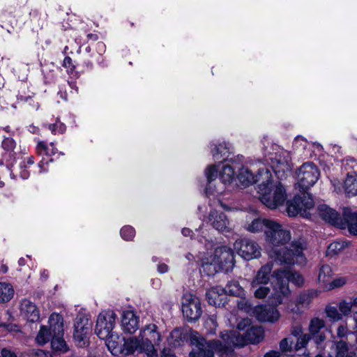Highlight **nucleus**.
Segmentation results:
<instances>
[{
	"mask_svg": "<svg viewBox=\"0 0 357 357\" xmlns=\"http://www.w3.org/2000/svg\"><path fill=\"white\" fill-rule=\"evenodd\" d=\"M220 340H206L198 333H192L190 340L195 348L190 353V357H214V353H218L221 357H228L235 347H241L244 344H257L261 342L264 337V331L260 326H252L240 335L238 332L229 331L221 333Z\"/></svg>",
	"mask_w": 357,
	"mask_h": 357,
	"instance_id": "f257e3e1",
	"label": "nucleus"
},
{
	"mask_svg": "<svg viewBox=\"0 0 357 357\" xmlns=\"http://www.w3.org/2000/svg\"><path fill=\"white\" fill-rule=\"evenodd\" d=\"M270 228L266 231V241L272 245L268 250L269 257L280 264H294L304 259L303 252L307 248V243L303 238L291 242L290 249L284 246L291 239L289 230L273 221L269 223Z\"/></svg>",
	"mask_w": 357,
	"mask_h": 357,
	"instance_id": "f03ea898",
	"label": "nucleus"
},
{
	"mask_svg": "<svg viewBox=\"0 0 357 357\" xmlns=\"http://www.w3.org/2000/svg\"><path fill=\"white\" fill-rule=\"evenodd\" d=\"M258 176L262 177V183L259 185L257 191L261 203L271 209L283 204L287 199L285 190L280 181H273L270 170L261 171Z\"/></svg>",
	"mask_w": 357,
	"mask_h": 357,
	"instance_id": "7ed1b4c3",
	"label": "nucleus"
},
{
	"mask_svg": "<svg viewBox=\"0 0 357 357\" xmlns=\"http://www.w3.org/2000/svg\"><path fill=\"white\" fill-rule=\"evenodd\" d=\"M116 319V313L112 310L102 311L98 316L95 333L100 339L105 341V344L112 354L118 351L119 337L114 334L113 328Z\"/></svg>",
	"mask_w": 357,
	"mask_h": 357,
	"instance_id": "20e7f679",
	"label": "nucleus"
},
{
	"mask_svg": "<svg viewBox=\"0 0 357 357\" xmlns=\"http://www.w3.org/2000/svg\"><path fill=\"white\" fill-rule=\"evenodd\" d=\"M274 275L273 298L275 305L281 304L283 299L289 295V282H291L296 286H301L304 282L303 278L301 274L289 270H278L274 273Z\"/></svg>",
	"mask_w": 357,
	"mask_h": 357,
	"instance_id": "39448f33",
	"label": "nucleus"
},
{
	"mask_svg": "<svg viewBox=\"0 0 357 357\" xmlns=\"http://www.w3.org/2000/svg\"><path fill=\"white\" fill-rule=\"evenodd\" d=\"M48 324H50V329L53 336L51 339V346L56 351L66 352L67 349L66 343L63 336V317L56 313H52L49 317Z\"/></svg>",
	"mask_w": 357,
	"mask_h": 357,
	"instance_id": "423d86ee",
	"label": "nucleus"
},
{
	"mask_svg": "<svg viewBox=\"0 0 357 357\" xmlns=\"http://www.w3.org/2000/svg\"><path fill=\"white\" fill-rule=\"evenodd\" d=\"M319 177V171L312 162H305L299 168L297 173V185L301 192H305L313 186Z\"/></svg>",
	"mask_w": 357,
	"mask_h": 357,
	"instance_id": "0eeeda50",
	"label": "nucleus"
},
{
	"mask_svg": "<svg viewBox=\"0 0 357 357\" xmlns=\"http://www.w3.org/2000/svg\"><path fill=\"white\" fill-rule=\"evenodd\" d=\"M314 207V201L312 195L303 193V196H295L287 204V213L291 217L300 215L304 218H308L310 211Z\"/></svg>",
	"mask_w": 357,
	"mask_h": 357,
	"instance_id": "6e6552de",
	"label": "nucleus"
},
{
	"mask_svg": "<svg viewBox=\"0 0 357 357\" xmlns=\"http://www.w3.org/2000/svg\"><path fill=\"white\" fill-rule=\"evenodd\" d=\"M142 342V349L148 357H158L157 351L153 344L160 341V335L155 324L146 325L141 331L139 336Z\"/></svg>",
	"mask_w": 357,
	"mask_h": 357,
	"instance_id": "1a4fd4ad",
	"label": "nucleus"
},
{
	"mask_svg": "<svg viewBox=\"0 0 357 357\" xmlns=\"http://www.w3.org/2000/svg\"><path fill=\"white\" fill-rule=\"evenodd\" d=\"M182 312L190 322L196 321L202 314V307L199 298L194 294H185L183 297Z\"/></svg>",
	"mask_w": 357,
	"mask_h": 357,
	"instance_id": "9d476101",
	"label": "nucleus"
},
{
	"mask_svg": "<svg viewBox=\"0 0 357 357\" xmlns=\"http://www.w3.org/2000/svg\"><path fill=\"white\" fill-rule=\"evenodd\" d=\"M74 326L73 337L76 344L79 347H86L89 344V334L91 328L89 319L84 316L77 317Z\"/></svg>",
	"mask_w": 357,
	"mask_h": 357,
	"instance_id": "9b49d317",
	"label": "nucleus"
},
{
	"mask_svg": "<svg viewBox=\"0 0 357 357\" xmlns=\"http://www.w3.org/2000/svg\"><path fill=\"white\" fill-rule=\"evenodd\" d=\"M234 246L238 254L245 260L257 258L261 255L260 247L252 240L238 239L235 241Z\"/></svg>",
	"mask_w": 357,
	"mask_h": 357,
	"instance_id": "f8f14e48",
	"label": "nucleus"
},
{
	"mask_svg": "<svg viewBox=\"0 0 357 357\" xmlns=\"http://www.w3.org/2000/svg\"><path fill=\"white\" fill-rule=\"evenodd\" d=\"M213 262L223 271L231 270L234 266V252L227 246L217 248L214 252Z\"/></svg>",
	"mask_w": 357,
	"mask_h": 357,
	"instance_id": "ddd939ff",
	"label": "nucleus"
},
{
	"mask_svg": "<svg viewBox=\"0 0 357 357\" xmlns=\"http://www.w3.org/2000/svg\"><path fill=\"white\" fill-rule=\"evenodd\" d=\"M208 220L211 226L220 232H229L231 230L230 222L222 212L212 210L208 215Z\"/></svg>",
	"mask_w": 357,
	"mask_h": 357,
	"instance_id": "4468645a",
	"label": "nucleus"
},
{
	"mask_svg": "<svg viewBox=\"0 0 357 357\" xmlns=\"http://www.w3.org/2000/svg\"><path fill=\"white\" fill-rule=\"evenodd\" d=\"M326 328L325 321L318 317L311 319L309 325L310 335L317 344L322 343L326 335L324 330Z\"/></svg>",
	"mask_w": 357,
	"mask_h": 357,
	"instance_id": "2eb2a0df",
	"label": "nucleus"
},
{
	"mask_svg": "<svg viewBox=\"0 0 357 357\" xmlns=\"http://www.w3.org/2000/svg\"><path fill=\"white\" fill-rule=\"evenodd\" d=\"M255 312L257 319L262 322H275L279 319L280 316L277 308L272 305L257 307Z\"/></svg>",
	"mask_w": 357,
	"mask_h": 357,
	"instance_id": "dca6fc26",
	"label": "nucleus"
},
{
	"mask_svg": "<svg viewBox=\"0 0 357 357\" xmlns=\"http://www.w3.org/2000/svg\"><path fill=\"white\" fill-rule=\"evenodd\" d=\"M342 225H338L341 229L347 228L349 233L357 235V213L353 211L350 208H344L342 218H341Z\"/></svg>",
	"mask_w": 357,
	"mask_h": 357,
	"instance_id": "f3484780",
	"label": "nucleus"
},
{
	"mask_svg": "<svg viewBox=\"0 0 357 357\" xmlns=\"http://www.w3.org/2000/svg\"><path fill=\"white\" fill-rule=\"evenodd\" d=\"M208 303L215 307L224 306L227 302L225 289L220 286L211 287L206 293Z\"/></svg>",
	"mask_w": 357,
	"mask_h": 357,
	"instance_id": "a211bd4d",
	"label": "nucleus"
},
{
	"mask_svg": "<svg viewBox=\"0 0 357 357\" xmlns=\"http://www.w3.org/2000/svg\"><path fill=\"white\" fill-rule=\"evenodd\" d=\"M20 314L30 322H36L40 318L37 306L28 299H24L20 304Z\"/></svg>",
	"mask_w": 357,
	"mask_h": 357,
	"instance_id": "6ab92c4d",
	"label": "nucleus"
},
{
	"mask_svg": "<svg viewBox=\"0 0 357 357\" xmlns=\"http://www.w3.org/2000/svg\"><path fill=\"white\" fill-rule=\"evenodd\" d=\"M317 210L319 216L326 222L336 227H338V225H342V223L341 222V217L334 209L330 208L327 205L322 204L319 206Z\"/></svg>",
	"mask_w": 357,
	"mask_h": 357,
	"instance_id": "aec40b11",
	"label": "nucleus"
},
{
	"mask_svg": "<svg viewBox=\"0 0 357 357\" xmlns=\"http://www.w3.org/2000/svg\"><path fill=\"white\" fill-rule=\"evenodd\" d=\"M121 325L125 332L133 333L139 328V318L133 311H125L122 315Z\"/></svg>",
	"mask_w": 357,
	"mask_h": 357,
	"instance_id": "412c9836",
	"label": "nucleus"
},
{
	"mask_svg": "<svg viewBox=\"0 0 357 357\" xmlns=\"http://www.w3.org/2000/svg\"><path fill=\"white\" fill-rule=\"evenodd\" d=\"M271 168L278 179L285 178L287 174L291 171V165L288 160L281 159L280 155H276L272 159Z\"/></svg>",
	"mask_w": 357,
	"mask_h": 357,
	"instance_id": "4be33fe9",
	"label": "nucleus"
},
{
	"mask_svg": "<svg viewBox=\"0 0 357 357\" xmlns=\"http://www.w3.org/2000/svg\"><path fill=\"white\" fill-rule=\"evenodd\" d=\"M268 169L267 168H262L259 169L257 175L254 176L252 173L247 168L241 167L239 169V172L237 174V178L239 182L244 186H248L250 184L260 182L262 183V177H259L261 171Z\"/></svg>",
	"mask_w": 357,
	"mask_h": 357,
	"instance_id": "5701e85b",
	"label": "nucleus"
},
{
	"mask_svg": "<svg viewBox=\"0 0 357 357\" xmlns=\"http://www.w3.org/2000/svg\"><path fill=\"white\" fill-rule=\"evenodd\" d=\"M124 343L123 345V348L121 349L118 345V352L119 351H121L125 355H130L133 354L135 351H138L139 352H144V350L142 349V342L140 339L136 337H130L127 339H123Z\"/></svg>",
	"mask_w": 357,
	"mask_h": 357,
	"instance_id": "b1692460",
	"label": "nucleus"
},
{
	"mask_svg": "<svg viewBox=\"0 0 357 357\" xmlns=\"http://www.w3.org/2000/svg\"><path fill=\"white\" fill-rule=\"evenodd\" d=\"M273 268V265L268 263L262 266L257 271L255 278L251 282L252 287H257L259 284H267L270 280V274Z\"/></svg>",
	"mask_w": 357,
	"mask_h": 357,
	"instance_id": "393cba45",
	"label": "nucleus"
},
{
	"mask_svg": "<svg viewBox=\"0 0 357 357\" xmlns=\"http://www.w3.org/2000/svg\"><path fill=\"white\" fill-rule=\"evenodd\" d=\"M17 146L15 140L10 137H3L1 147L3 152L2 153V157L9 158L10 160H14L15 158V149Z\"/></svg>",
	"mask_w": 357,
	"mask_h": 357,
	"instance_id": "a878e982",
	"label": "nucleus"
},
{
	"mask_svg": "<svg viewBox=\"0 0 357 357\" xmlns=\"http://www.w3.org/2000/svg\"><path fill=\"white\" fill-rule=\"evenodd\" d=\"M333 276V270L328 264L322 265L319 271L318 281L319 284L326 288Z\"/></svg>",
	"mask_w": 357,
	"mask_h": 357,
	"instance_id": "bb28decb",
	"label": "nucleus"
},
{
	"mask_svg": "<svg viewBox=\"0 0 357 357\" xmlns=\"http://www.w3.org/2000/svg\"><path fill=\"white\" fill-rule=\"evenodd\" d=\"M346 194L349 196L357 195V175L348 174L344 185Z\"/></svg>",
	"mask_w": 357,
	"mask_h": 357,
	"instance_id": "cd10ccee",
	"label": "nucleus"
},
{
	"mask_svg": "<svg viewBox=\"0 0 357 357\" xmlns=\"http://www.w3.org/2000/svg\"><path fill=\"white\" fill-rule=\"evenodd\" d=\"M272 222V220L267 219H256L254 220L252 223L248 226L247 229L249 231L254 233L260 231H264V233L266 234V231L270 228L269 223Z\"/></svg>",
	"mask_w": 357,
	"mask_h": 357,
	"instance_id": "c85d7f7f",
	"label": "nucleus"
},
{
	"mask_svg": "<svg viewBox=\"0 0 357 357\" xmlns=\"http://www.w3.org/2000/svg\"><path fill=\"white\" fill-rule=\"evenodd\" d=\"M52 336L53 333L50 329V324L49 326H41L36 337V342L40 345H44L52 338Z\"/></svg>",
	"mask_w": 357,
	"mask_h": 357,
	"instance_id": "c756f323",
	"label": "nucleus"
},
{
	"mask_svg": "<svg viewBox=\"0 0 357 357\" xmlns=\"http://www.w3.org/2000/svg\"><path fill=\"white\" fill-rule=\"evenodd\" d=\"M335 357H357L355 352L349 351L347 343L340 340L335 342Z\"/></svg>",
	"mask_w": 357,
	"mask_h": 357,
	"instance_id": "7c9ffc66",
	"label": "nucleus"
},
{
	"mask_svg": "<svg viewBox=\"0 0 357 357\" xmlns=\"http://www.w3.org/2000/svg\"><path fill=\"white\" fill-rule=\"evenodd\" d=\"M14 295V289L10 283L0 282V303L8 302Z\"/></svg>",
	"mask_w": 357,
	"mask_h": 357,
	"instance_id": "2f4dec72",
	"label": "nucleus"
},
{
	"mask_svg": "<svg viewBox=\"0 0 357 357\" xmlns=\"http://www.w3.org/2000/svg\"><path fill=\"white\" fill-rule=\"evenodd\" d=\"M236 166L226 165L222 167L220 174V178L225 184L231 183L235 175Z\"/></svg>",
	"mask_w": 357,
	"mask_h": 357,
	"instance_id": "473e14b6",
	"label": "nucleus"
},
{
	"mask_svg": "<svg viewBox=\"0 0 357 357\" xmlns=\"http://www.w3.org/2000/svg\"><path fill=\"white\" fill-rule=\"evenodd\" d=\"M317 296V291L313 289L303 291L298 296L296 303L301 306H307Z\"/></svg>",
	"mask_w": 357,
	"mask_h": 357,
	"instance_id": "72a5a7b5",
	"label": "nucleus"
},
{
	"mask_svg": "<svg viewBox=\"0 0 357 357\" xmlns=\"http://www.w3.org/2000/svg\"><path fill=\"white\" fill-rule=\"evenodd\" d=\"M224 289L226 295L229 294L232 296H241L243 294V289L236 280L229 281Z\"/></svg>",
	"mask_w": 357,
	"mask_h": 357,
	"instance_id": "f704fd0d",
	"label": "nucleus"
},
{
	"mask_svg": "<svg viewBox=\"0 0 357 357\" xmlns=\"http://www.w3.org/2000/svg\"><path fill=\"white\" fill-rule=\"evenodd\" d=\"M215 147L212 149V154L214 160H218L223 158L227 153H229V148L227 144H219L218 145L214 144Z\"/></svg>",
	"mask_w": 357,
	"mask_h": 357,
	"instance_id": "c9c22d12",
	"label": "nucleus"
},
{
	"mask_svg": "<svg viewBox=\"0 0 357 357\" xmlns=\"http://www.w3.org/2000/svg\"><path fill=\"white\" fill-rule=\"evenodd\" d=\"M347 243L341 241H334L331 243L327 248V255L333 256L339 254L342 250L345 248Z\"/></svg>",
	"mask_w": 357,
	"mask_h": 357,
	"instance_id": "e433bc0d",
	"label": "nucleus"
},
{
	"mask_svg": "<svg viewBox=\"0 0 357 357\" xmlns=\"http://www.w3.org/2000/svg\"><path fill=\"white\" fill-rule=\"evenodd\" d=\"M50 146H51V153L47 151L48 145L47 144V143H45L44 142H38L37 144V146H36L37 153L40 155L45 154L47 155H51L55 154L56 152V149L54 146V143H52V142L50 143Z\"/></svg>",
	"mask_w": 357,
	"mask_h": 357,
	"instance_id": "4c0bfd02",
	"label": "nucleus"
},
{
	"mask_svg": "<svg viewBox=\"0 0 357 357\" xmlns=\"http://www.w3.org/2000/svg\"><path fill=\"white\" fill-rule=\"evenodd\" d=\"M218 326L217 318L215 314L209 316L204 322V327L209 334H213Z\"/></svg>",
	"mask_w": 357,
	"mask_h": 357,
	"instance_id": "58836bf2",
	"label": "nucleus"
},
{
	"mask_svg": "<svg viewBox=\"0 0 357 357\" xmlns=\"http://www.w3.org/2000/svg\"><path fill=\"white\" fill-rule=\"evenodd\" d=\"M325 312L327 317L333 321H337L342 319V314L334 306H326Z\"/></svg>",
	"mask_w": 357,
	"mask_h": 357,
	"instance_id": "ea45409f",
	"label": "nucleus"
},
{
	"mask_svg": "<svg viewBox=\"0 0 357 357\" xmlns=\"http://www.w3.org/2000/svg\"><path fill=\"white\" fill-rule=\"evenodd\" d=\"M266 284H259L257 287H252L254 295L257 298H264L269 293L270 289L266 286Z\"/></svg>",
	"mask_w": 357,
	"mask_h": 357,
	"instance_id": "a19ab883",
	"label": "nucleus"
},
{
	"mask_svg": "<svg viewBox=\"0 0 357 357\" xmlns=\"http://www.w3.org/2000/svg\"><path fill=\"white\" fill-rule=\"evenodd\" d=\"M121 237L126 241H131L135 237V230L131 226H124L120 231Z\"/></svg>",
	"mask_w": 357,
	"mask_h": 357,
	"instance_id": "79ce46f5",
	"label": "nucleus"
},
{
	"mask_svg": "<svg viewBox=\"0 0 357 357\" xmlns=\"http://www.w3.org/2000/svg\"><path fill=\"white\" fill-rule=\"evenodd\" d=\"M48 128L54 135L63 134L66 129V126L59 120H56L55 123L50 124Z\"/></svg>",
	"mask_w": 357,
	"mask_h": 357,
	"instance_id": "37998d69",
	"label": "nucleus"
},
{
	"mask_svg": "<svg viewBox=\"0 0 357 357\" xmlns=\"http://www.w3.org/2000/svg\"><path fill=\"white\" fill-rule=\"evenodd\" d=\"M352 306V303H348L346 301H342L338 305L339 310L341 312L342 316L349 315L351 312Z\"/></svg>",
	"mask_w": 357,
	"mask_h": 357,
	"instance_id": "c03bdc74",
	"label": "nucleus"
},
{
	"mask_svg": "<svg viewBox=\"0 0 357 357\" xmlns=\"http://www.w3.org/2000/svg\"><path fill=\"white\" fill-rule=\"evenodd\" d=\"M310 338H312L311 336L307 334L300 335L298 337L297 342L295 346L296 349L299 350L304 348L307 345Z\"/></svg>",
	"mask_w": 357,
	"mask_h": 357,
	"instance_id": "a18cd8bd",
	"label": "nucleus"
},
{
	"mask_svg": "<svg viewBox=\"0 0 357 357\" xmlns=\"http://www.w3.org/2000/svg\"><path fill=\"white\" fill-rule=\"evenodd\" d=\"M217 266L218 264H215L213 262V259L211 263L203 262L202 264L203 271L205 272L207 275H213L214 273L217 272Z\"/></svg>",
	"mask_w": 357,
	"mask_h": 357,
	"instance_id": "49530a36",
	"label": "nucleus"
},
{
	"mask_svg": "<svg viewBox=\"0 0 357 357\" xmlns=\"http://www.w3.org/2000/svg\"><path fill=\"white\" fill-rule=\"evenodd\" d=\"M346 283V280L343 278H336L330 281L325 289L327 290L333 289L335 288L342 287Z\"/></svg>",
	"mask_w": 357,
	"mask_h": 357,
	"instance_id": "de8ad7c7",
	"label": "nucleus"
},
{
	"mask_svg": "<svg viewBox=\"0 0 357 357\" xmlns=\"http://www.w3.org/2000/svg\"><path fill=\"white\" fill-rule=\"evenodd\" d=\"M218 176V169L215 165H211L206 170V176L208 183L215 180Z\"/></svg>",
	"mask_w": 357,
	"mask_h": 357,
	"instance_id": "09e8293b",
	"label": "nucleus"
},
{
	"mask_svg": "<svg viewBox=\"0 0 357 357\" xmlns=\"http://www.w3.org/2000/svg\"><path fill=\"white\" fill-rule=\"evenodd\" d=\"M293 146L296 149H299V147H302L304 149L307 146V142L303 137L298 136L294 139Z\"/></svg>",
	"mask_w": 357,
	"mask_h": 357,
	"instance_id": "8fccbe9b",
	"label": "nucleus"
},
{
	"mask_svg": "<svg viewBox=\"0 0 357 357\" xmlns=\"http://www.w3.org/2000/svg\"><path fill=\"white\" fill-rule=\"evenodd\" d=\"M280 349L282 352H287L291 349V342L289 344L288 338L282 339L280 342Z\"/></svg>",
	"mask_w": 357,
	"mask_h": 357,
	"instance_id": "3c124183",
	"label": "nucleus"
},
{
	"mask_svg": "<svg viewBox=\"0 0 357 357\" xmlns=\"http://www.w3.org/2000/svg\"><path fill=\"white\" fill-rule=\"evenodd\" d=\"M349 333L348 328L344 325H340L337 329V335L339 337H345Z\"/></svg>",
	"mask_w": 357,
	"mask_h": 357,
	"instance_id": "603ef678",
	"label": "nucleus"
},
{
	"mask_svg": "<svg viewBox=\"0 0 357 357\" xmlns=\"http://www.w3.org/2000/svg\"><path fill=\"white\" fill-rule=\"evenodd\" d=\"M63 66L69 68L71 71L74 70L75 66L73 63V60L70 56H66L63 61Z\"/></svg>",
	"mask_w": 357,
	"mask_h": 357,
	"instance_id": "864d4df0",
	"label": "nucleus"
},
{
	"mask_svg": "<svg viewBox=\"0 0 357 357\" xmlns=\"http://www.w3.org/2000/svg\"><path fill=\"white\" fill-rule=\"evenodd\" d=\"M20 176L22 179H26L29 177V172L26 170L25 160L20 164Z\"/></svg>",
	"mask_w": 357,
	"mask_h": 357,
	"instance_id": "5fc2aeb1",
	"label": "nucleus"
},
{
	"mask_svg": "<svg viewBox=\"0 0 357 357\" xmlns=\"http://www.w3.org/2000/svg\"><path fill=\"white\" fill-rule=\"evenodd\" d=\"M1 357H17L13 351L6 348L1 350Z\"/></svg>",
	"mask_w": 357,
	"mask_h": 357,
	"instance_id": "6e6d98bb",
	"label": "nucleus"
},
{
	"mask_svg": "<svg viewBox=\"0 0 357 357\" xmlns=\"http://www.w3.org/2000/svg\"><path fill=\"white\" fill-rule=\"evenodd\" d=\"M160 357H176V356L170 349L165 348L161 352Z\"/></svg>",
	"mask_w": 357,
	"mask_h": 357,
	"instance_id": "4d7b16f0",
	"label": "nucleus"
},
{
	"mask_svg": "<svg viewBox=\"0 0 357 357\" xmlns=\"http://www.w3.org/2000/svg\"><path fill=\"white\" fill-rule=\"evenodd\" d=\"M157 270L158 273L162 274L167 273L169 271V267L167 264L160 263L158 265Z\"/></svg>",
	"mask_w": 357,
	"mask_h": 357,
	"instance_id": "13d9d810",
	"label": "nucleus"
},
{
	"mask_svg": "<svg viewBox=\"0 0 357 357\" xmlns=\"http://www.w3.org/2000/svg\"><path fill=\"white\" fill-rule=\"evenodd\" d=\"M291 334L295 337H299L300 335H303V331L301 326H294L291 329Z\"/></svg>",
	"mask_w": 357,
	"mask_h": 357,
	"instance_id": "bf43d9fd",
	"label": "nucleus"
},
{
	"mask_svg": "<svg viewBox=\"0 0 357 357\" xmlns=\"http://www.w3.org/2000/svg\"><path fill=\"white\" fill-rule=\"evenodd\" d=\"M264 357H280V353L277 351H270L265 354Z\"/></svg>",
	"mask_w": 357,
	"mask_h": 357,
	"instance_id": "052dcab7",
	"label": "nucleus"
},
{
	"mask_svg": "<svg viewBox=\"0 0 357 357\" xmlns=\"http://www.w3.org/2000/svg\"><path fill=\"white\" fill-rule=\"evenodd\" d=\"M181 232L185 236H191V234H192V231L188 228H183Z\"/></svg>",
	"mask_w": 357,
	"mask_h": 357,
	"instance_id": "680f3d73",
	"label": "nucleus"
},
{
	"mask_svg": "<svg viewBox=\"0 0 357 357\" xmlns=\"http://www.w3.org/2000/svg\"><path fill=\"white\" fill-rule=\"evenodd\" d=\"M87 38L89 40H92L93 41H96L98 39V35L96 34H93V33H89L87 35Z\"/></svg>",
	"mask_w": 357,
	"mask_h": 357,
	"instance_id": "e2e57ef3",
	"label": "nucleus"
},
{
	"mask_svg": "<svg viewBox=\"0 0 357 357\" xmlns=\"http://www.w3.org/2000/svg\"><path fill=\"white\" fill-rule=\"evenodd\" d=\"M34 163V158L33 156H29L27 158L26 161H25V164L26 165H33Z\"/></svg>",
	"mask_w": 357,
	"mask_h": 357,
	"instance_id": "0e129e2a",
	"label": "nucleus"
},
{
	"mask_svg": "<svg viewBox=\"0 0 357 357\" xmlns=\"http://www.w3.org/2000/svg\"><path fill=\"white\" fill-rule=\"evenodd\" d=\"M38 167L40 168V173L47 172V169L43 167V160L39 162Z\"/></svg>",
	"mask_w": 357,
	"mask_h": 357,
	"instance_id": "69168bd1",
	"label": "nucleus"
},
{
	"mask_svg": "<svg viewBox=\"0 0 357 357\" xmlns=\"http://www.w3.org/2000/svg\"><path fill=\"white\" fill-rule=\"evenodd\" d=\"M6 160V161H10V162H12V161H13V160H10L9 159V158H8V157H7V158H3V157H2V158L0 160V165H4V160Z\"/></svg>",
	"mask_w": 357,
	"mask_h": 357,
	"instance_id": "338daca9",
	"label": "nucleus"
},
{
	"mask_svg": "<svg viewBox=\"0 0 357 357\" xmlns=\"http://www.w3.org/2000/svg\"><path fill=\"white\" fill-rule=\"evenodd\" d=\"M353 319L355 321V326H356V328H357V312H354V314H353Z\"/></svg>",
	"mask_w": 357,
	"mask_h": 357,
	"instance_id": "774afa93",
	"label": "nucleus"
}]
</instances>
